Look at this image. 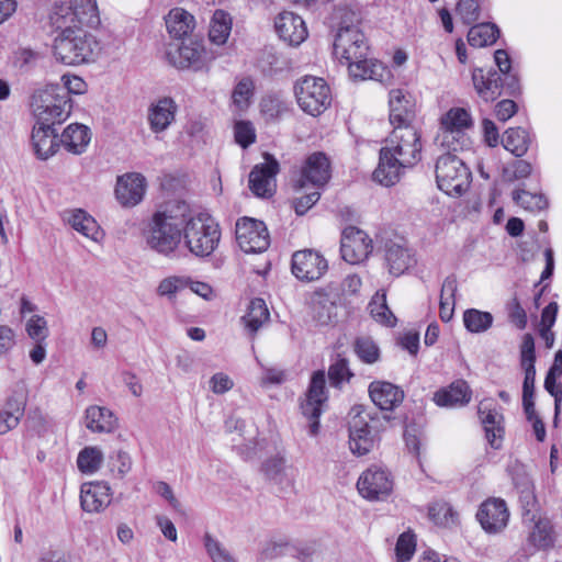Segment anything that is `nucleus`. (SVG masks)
<instances>
[{
    "label": "nucleus",
    "mask_w": 562,
    "mask_h": 562,
    "mask_svg": "<svg viewBox=\"0 0 562 562\" xmlns=\"http://www.w3.org/2000/svg\"><path fill=\"white\" fill-rule=\"evenodd\" d=\"M58 31L53 44V54L57 61L77 66L93 61L100 46L97 38L85 27L100 23L95 0H69L55 5L50 15Z\"/></svg>",
    "instance_id": "f257e3e1"
},
{
    "label": "nucleus",
    "mask_w": 562,
    "mask_h": 562,
    "mask_svg": "<svg viewBox=\"0 0 562 562\" xmlns=\"http://www.w3.org/2000/svg\"><path fill=\"white\" fill-rule=\"evenodd\" d=\"M368 41L358 27L339 29L334 42V55L348 67L349 75L360 80H381L385 70L376 59L369 58Z\"/></svg>",
    "instance_id": "f03ea898"
},
{
    "label": "nucleus",
    "mask_w": 562,
    "mask_h": 562,
    "mask_svg": "<svg viewBox=\"0 0 562 562\" xmlns=\"http://www.w3.org/2000/svg\"><path fill=\"white\" fill-rule=\"evenodd\" d=\"M189 215V206L182 201L162 205L151 217L146 232L147 245L158 254H173L183 237V226Z\"/></svg>",
    "instance_id": "7ed1b4c3"
},
{
    "label": "nucleus",
    "mask_w": 562,
    "mask_h": 562,
    "mask_svg": "<svg viewBox=\"0 0 562 562\" xmlns=\"http://www.w3.org/2000/svg\"><path fill=\"white\" fill-rule=\"evenodd\" d=\"M186 246L195 256L207 257L218 246L221 229L215 220L205 213L186 218L183 226Z\"/></svg>",
    "instance_id": "20e7f679"
},
{
    "label": "nucleus",
    "mask_w": 562,
    "mask_h": 562,
    "mask_svg": "<svg viewBox=\"0 0 562 562\" xmlns=\"http://www.w3.org/2000/svg\"><path fill=\"white\" fill-rule=\"evenodd\" d=\"M32 110L36 124L63 123L71 112V99L59 87L49 86L36 91L32 97Z\"/></svg>",
    "instance_id": "39448f33"
},
{
    "label": "nucleus",
    "mask_w": 562,
    "mask_h": 562,
    "mask_svg": "<svg viewBox=\"0 0 562 562\" xmlns=\"http://www.w3.org/2000/svg\"><path fill=\"white\" fill-rule=\"evenodd\" d=\"M294 94L300 109L311 116L321 115L331 103L330 88L319 77L305 76L297 80Z\"/></svg>",
    "instance_id": "423d86ee"
},
{
    "label": "nucleus",
    "mask_w": 562,
    "mask_h": 562,
    "mask_svg": "<svg viewBox=\"0 0 562 562\" xmlns=\"http://www.w3.org/2000/svg\"><path fill=\"white\" fill-rule=\"evenodd\" d=\"M436 179L446 194L461 195L470 187L471 172L460 158L448 153L437 159Z\"/></svg>",
    "instance_id": "0eeeda50"
},
{
    "label": "nucleus",
    "mask_w": 562,
    "mask_h": 562,
    "mask_svg": "<svg viewBox=\"0 0 562 562\" xmlns=\"http://www.w3.org/2000/svg\"><path fill=\"white\" fill-rule=\"evenodd\" d=\"M382 148L400 161L414 166L420 159V134L413 124L395 125Z\"/></svg>",
    "instance_id": "6e6552de"
},
{
    "label": "nucleus",
    "mask_w": 562,
    "mask_h": 562,
    "mask_svg": "<svg viewBox=\"0 0 562 562\" xmlns=\"http://www.w3.org/2000/svg\"><path fill=\"white\" fill-rule=\"evenodd\" d=\"M472 125V117L463 108H451L440 119V131L436 143L448 150L458 149V138L462 132Z\"/></svg>",
    "instance_id": "1a4fd4ad"
},
{
    "label": "nucleus",
    "mask_w": 562,
    "mask_h": 562,
    "mask_svg": "<svg viewBox=\"0 0 562 562\" xmlns=\"http://www.w3.org/2000/svg\"><path fill=\"white\" fill-rule=\"evenodd\" d=\"M236 240L246 254L262 252L270 245L265 223L250 217H244L236 223Z\"/></svg>",
    "instance_id": "9d476101"
},
{
    "label": "nucleus",
    "mask_w": 562,
    "mask_h": 562,
    "mask_svg": "<svg viewBox=\"0 0 562 562\" xmlns=\"http://www.w3.org/2000/svg\"><path fill=\"white\" fill-rule=\"evenodd\" d=\"M325 373L317 371L313 374L306 398L301 404L303 415L310 420L308 432L316 436L319 430L318 418L322 414L323 405L327 401L325 392Z\"/></svg>",
    "instance_id": "9b49d317"
},
{
    "label": "nucleus",
    "mask_w": 562,
    "mask_h": 562,
    "mask_svg": "<svg viewBox=\"0 0 562 562\" xmlns=\"http://www.w3.org/2000/svg\"><path fill=\"white\" fill-rule=\"evenodd\" d=\"M370 416L360 408H353L349 420V446L353 454L364 456L375 443V436L369 425Z\"/></svg>",
    "instance_id": "f8f14e48"
},
{
    "label": "nucleus",
    "mask_w": 562,
    "mask_h": 562,
    "mask_svg": "<svg viewBox=\"0 0 562 562\" xmlns=\"http://www.w3.org/2000/svg\"><path fill=\"white\" fill-rule=\"evenodd\" d=\"M340 251L345 261L360 263L371 254L372 239L362 229L348 226L342 231Z\"/></svg>",
    "instance_id": "ddd939ff"
},
{
    "label": "nucleus",
    "mask_w": 562,
    "mask_h": 562,
    "mask_svg": "<svg viewBox=\"0 0 562 562\" xmlns=\"http://www.w3.org/2000/svg\"><path fill=\"white\" fill-rule=\"evenodd\" d=\"M357 487L362 497L370 501H380L391 494L393 481L386 470L373 467L360 475Z\"/></svg>",
    "instance_id": "4468645a"
},
{
    "label": "nucleus",
    "mask_w": 562,
    "mask_h": 562,
    "mask_svg": "<svg viewBox=\"0 0 562 562\" xmlns=\"http://www.w3.org/2000/svg\"><path fill=\"white\" fill-rule=\"evenodd\" d=\"M278 172V161L271 155L266 154L265 162L256 165L249 175V189L257 196H271L276 190Z\"/></svg>",
    "instance_id": "2eb2a0df"
},
{
    "label": "nucleus",
    "mask_w": 562,
    "mask_h": 562,
    "mask_svg": "<svg viewBox=\"0 0 562 562\" xmlns=\"http://www.w3.org/2000/svg\"><path fill=\"white\" fill-rule=\"evenodd\" d=\"M328 268L327 260L317 251L301 250L292 257V272L303 281L318 280Z\"/></svg>",
    "instance_id": "dca6fc26"
},
{
    "label": "nucleus",
    "mask_w": 562,
    "mask_h": 562,
    "mask_svg": "<svg viewBox=\"0 0 562 562\" xmlns=\"http://www.w3.org/2000/svg\"><path fill=\"white\" fill-rule=\"evenodd\" d=\"M146 192V179L138 172H127L119 176L115 184V198L124 207L140 203Z\"/></svg>",
    "instance_id": "f3484780"
},
{
    "label": "nucleus",
    "mask_w": 562,
    "mask_h": 562,
    "mask_svg": "<svg viewBox=\"0 0 562 562\" xmlns=\"http://www.w3.org/2000/svg\"><path fill=\"white\" fill-rule=\"evenodd\" d=\"M476 518L486 532L497 533L507 526L509 512L503 499L488 498L480 506Z\"/></svg>",
    "instance_id": "a211bd4d"
},
{
    "label": "nucleus",
    "mask_w": 562,
    "mask_h": 562,
    "mask_svg": "<svg viewBox=\"0 0 562 562\" xmlns=\"http://www.w3.org/2000/svg\"><path fill=\"white\" fill-rule=\"evenodd\" d=\"M477 413L488 443L492 448L499 449L505 434L504 416L496 409L492 400L481 401Z\"/></svg>",
    "instance_id": "6ab92c4d"
},
{
    "label": "nucleus",
    "mask_w": 562,
    "mask_h": 562,
    "mask_svg": "<svg viewBox=\"0 0 562 562\" xmlns=\"http://www.w3.org/2000/svg\"><path fill=\"white\" fill-rule=\"evenodd\" d=\"M112 502V491L104 481L86 482L80 487L81 508L90 514L103 512Z\"/></svg>",
    "instance_id": "aec40b11"
},
{
    "label": "nucleus",
    "mask_w": 562,
    "mask_h": 562,
    "mask_svg": "<svg viewBox=\"0 0 562 562\" xmlns=\"http://www.w3.org/2000/svg\"><path fill=\"white\" fill-rule=\"evenodd\" d=\"M169 60L178 68H200L207 58L206 49L200 40L183 41L175 50L168 52Z\"/></svg>",
    "instance_id": "412c9836"
},
{
    "label": "nucleus",
    "mask_w": 562,
    "mask_h": 562,
    "mask_svg": "<svg viewBox=\"0 0 562 562\" xmlns=\"http://www.w3.org/2000/svg\"><path fill=\"white\" fill-rule=\"evenodd\" d=\"M178 106L173 99L164 97L153 102L147 110V122L155 134H160L175 122Z\"/></svg>",
    "instance_id": "4be33fe9"
},
{
    "label": "nucleus",
    "mask_w": 562,
    "mask_h": 562,
    "mask_svg": "<svg viewBox=\"0 0 562 562\" xmlns=\"http://www.w3.org/2000/svg\"><path fill=\"white\" fill-rule=\"evenodd\" d=\"M31 143L36 158L41 160L53 157L61 145L54 126L36 123L32 130Z\"/></svg>",
    "instance_id": "5701e85b"
},
{
    "label": "nucleus",
    "mask_w": 562,
    "mask_h": 562,
    "mask_svg": "<svg viewBox=\"0 0 562 562\" xmlns=\"http://www.w3.org/2000/svg\"><path fill=\"white\" fill-rule=\"evenodd\" d=\"M274 26L279 36L293 46L303 43L308 34L303 19L290 11L281 12L276 19Z\"/></svg>",
    "instance_id": "b1692460"
},
{
    "label": "nucleus",
    "mask_w": 562,
    "mask_h": 562,
    "mask_svg": "<svg viewBox=\"0 0 562 562\" xmlns=\"http://www.w3.org/2000/svg\"><path fill=\"white\" fill-rule=\"evenodd\" d=\"M390 123L395 125L412 124L415 117V103L408 92L392 89L389 93Z\"/></svg>",
    "instance_id": "393cba45"
},
{
    "label": "nucleus",
    "mask_w": 562,
    "mask_h": 562,
    "mask_svg": "<svg viewBox=\"0 0 562 562\" xmlns=\"http://www.w3.org/2000/svg\"><path fill=\"white\" fill-rule=\"evenodd\" d=\"M472 390L469 383L462 379L453 381L447 387L438 390L434 394V402L441 407H462L470 403Z\"/></svg>",
    "instance_id": "a878e982"
},
{
    "label": "nucleus",
    "mask_w": 562,
    "mask_h": 562,
    "mask_svg": "<svg viewBox=\"0 0 562 562\" xmlns=\"http://www.w3.org/2000/svg\"><path fill=\"white\" fill-rule=\"evenodd\" d=\"M408 167L412 166L400 161L398 158L381 148L379 165L373 171V179L384 187L394 186L400 181L403 170Z\"/></svg>",
    "instance_id": "bb28decb"
},
{
    "label": "nucleus",
    "mask_w": 562,
    "mask_h": 562,
    "mask_svg": "<svg viewBox=\"0 0 562 562\" xmlns=\"http://www.w3.org/2000/svg\"><path fill=\"white\" fill-rule=\"evenodd\" d=\"M330 178V165L328 158L322 153L312 154L305 162L300 179V187L303 188L306 182L315 187L324 186Z\"/></svg>",
    "instance_id": "cd10ccee"
},
{
    "label": "nucleus",
    "mask_w": 562,
    "mask_h": 562,
    "mask_svg": "<svg viewBox=\"0 0 562 562\" xmlns=\"http://www.w3.org/2000/svg\"><path fill=\"white\" fill-rule=\"evenodd\" d=\"M85 426L94 434H111L117 428V418L114 413L99 405H90L85 412Z\"/></svg>",
    "instance_id": "c85d7f7f"
},
{
    "label": "nucleus",
    "mask_w": 562,
    "mask_h": 562,
    "mask_svg": "<svg viewBox=\"0 0 562 562\" xmlns=\"http://www.w3.org/2000/svg\"><path fill=\"white\" fill-rule=\"evenodd\" d=\"M369 394L372 402L383 411L394 409L404 398V393L398 386L385 381L372 382Z\"/></svg>",
    "instance_id": "c756f323"
},
{
    "label": "nucleus",
    "mask_w": 562,
    "mask_h": 562,
    "mask_svg": "<svg viewBox=\"0 0 562 562\" xmlns=\"http://www.w3.org/2000/svg\"><path fill=\"white\" fill-rule=\"evenodd\" d=\"M472 81L477 95L485 102H493L502 94V77L497 71L475 68Z\"/></svg>",
    "instance_id": "7c9ffc66"
},
{
    "label": "nucleus",
    "mask_w": 562,
    "mask_h": 562,
    "mask_svg": "<svg viewBox=\"0 0 562 562\" xmlns=\"http://www.w3.org/2000/svg\"><path fill=\"white\" fill-rule=\"evenodd\" d=\"M65 218L71 228L83 237L94 243H100L103 239L104 233L100 225L86 211L81 209L67 211Z\"/></svg>",
    "instance_id": "2f4dec72"
},
{
    "label": "nucleus",
    "mask_w": 562,
    "mask_h": 562,
    "mask_svg": "<svg viewBox=\"0 0 562 562\" xmlns=\"http://www.w3.org/2000/svg\"><path fill=\"white\" fill-rule=\"evenodd\" d=\"M24 411L25 396L23 392H13L0 411V435L14 429L23 417Z\"/></svg>",
    "instance_id": "473e14b6"
},
{
    "label": "nucleus",
    "mask_w": 562,
    "mask_h": 562,
    "mask_svg": "<svg viewBox=\"0 0 562 562\" xmlns=\"http://www.w3.org/2000/svg\"><path fill=\"white\" fill-rule=\"evenodd\" d=\"M310 313L318 324L327 325L336 317V303L330 293L318 290L308 299Z\"/></svg>",
    "instance_id": "72a5a7b5"
},
{
    "label": "nucleus",
    "mask_w": 562,
    "mask_h": 562,
    "mask_svg": "<svg viewBox=\"0 0 562 562\" xmlns=\"http://www.w3.org/2000/svg\"><path fill=\"white\" fill-rule=\"evenodd\" d=\"M262 470L269 480L282 487L292 486L294 483L296 471L292 465L286 464L285 459L280 454L268 458L262 464Z\"/></svg>",
    "instance_id": "f704fd0d"
},
{
    "label": "nucleus",
    "mask_w": 562,
    "mask_h": 562,
    "mask_svg": "<svg viewBox=\"0 0 562 562\" xmlns=\"http://www.w3.org/2000/svg\"><path fill=\"white\" fill-rule=\"evenodd\" d=\"M90 140L91 132L89 127L78 123L68 125L60 136V144L68 153L74 155L85 153Z\"/></svg>",
    "instance_id": "c9c22d12"
},
{
    "label": "nucleus",
    "mask_w": 562,
    "mask_h": 562,
    "mask_svg": "<svg viewBox=\"0 0 562 562\" xmlns=\"http://www.w3.org/2000/svg\"><path fill=\"white\" fill-rule=\"evenodd\" d=\"M166 26L171 36L182 38L193 31L194 16L182 8H175L166 16Z\"/></svg>",
    "instance_id": "e433bc0d"
},
{
    "label": "nucleus",
    "mask_w": 562,
    "mask_h": 562,
    "mask_svg": "<svg viewBox=\"0 0 562 562\" xmlns=\"http://www.w3.org/2000/svg\"><path fill=\"white\" fill-rule=\"evenodd\" d=\"M385 260L389 266L390 273L394 276L403 274L414 261L411 251L395 243L386 245Z\"/></svg>",
    "instance_id": "4c0bfd02"
},
{
    "label": "nucleus",
    "mask_w": 562,
    "mask_h": 562,
    "mask_svg": "<svg viewBox=\"0 0 562 562\" xmlns=\"http://www.w3.org/2000/svg\"><path fill=\"white\" fill-rule=\"evenodd\" d=\"M269 318L270 313L262 299L251 300L247 313L243 317L245 326L250 333H256Z\"/></svg>",
    "instance_id": "58836bf2"
},
{
    "label": "nucleus",
    "mask_w": 562,
    "mask_h": 562,
    "mask_svg": "<svg viewBox=\"0 0 562 562\" xmlns=\"http://www.w3.org/2000/svg\"><path fill=\"white\" fill-rule=\"evenodd\" d=\"M232 31V18L223 10H216L213 13L210 23L209 37L211 42L217 45L224 44Z\"/></svg>",
    "instance_id": "ea45409f"
},
{
    "label": "nucleus",
    "mask_w": 562,
    "mask_h": 562,
    "mask_svg": "<svg viewBox=\"0 0 562 562\" xmlns=\"http://www.w3.org/2000/svg\"><path fill=\"white\" fill-rule=\"evenodd\" d=\"M104 462L103 451L97 446L85 447L77 457V467L83 474H94Z\"/></svg>",
    "instance_id": "a19ab883"
},
{
    "label": "nucleus",
    "mask_w": 562,
    "mask_h": 562,
    "mask_svg": "<svg viewBox=\"0 0 562 562\" xmlns=\"http://www.w3.org/2000/svg\"><path fill=\"white\" fill-rule=\"evenodd\" d=\"M369 312L375 322L393 327L396 318L386 304V293L384 290L378 291L369 303Z\"/></svg>",
    "instance_id": "79ce46f5"
},
{
    "label": "nucleus",
    "mask_w": 562,
    "mask_h": 562,
    "mask_svg": "<svg viewBox=\"0 0 562 562\" xmlns=\"http://www.w3.org/2000/svg\"><path fill=\"white\" fill-rule=\"evenodd\" d=\"M499 30L492 23H480L472 26L468 33V42L473 47L492 45L498 37Z\"/></svg>",
    "instance_id": "37998d69"
},
{
    "label": "nucleus",
    "mask_w": 562,
    "mask_h": 562,
    "mask_svg": "<svg viewBox=\"0 0 562 562\" xmlns=\"http://www.w3.org/2000/svg\"><path fill=\"white\" fill-rule=\"evenodd\" d=\"M529 541L538 549H548L555 541V533L548 518H539L529 535Z\"/></svg>",
    "instance_id": "c03bdc74"
},
{
    "label": "nucleus",
    "mask_w": 562,
    "mask_h": 562,
    "mask_svg": "<svg viewBox=\"0 0 562 562\" xmlns=\"http://www.w3.org/2000/svg\"><path fill=\"white\" fill-rule=\"evenodd\" d=\"M503 146L517 157L525 155L530 143L528 132L524 128H508L502 139Z\"/></svg>",
    "instance_id": "a18cd8bd"
},
{
    "label": "nucleus",
    "mask_w": 562,
    "mask_h": 562,
    "mask_svg": "<svg viewBox=\"0 0 562 562\" xmlns=\"http://www.w3.org/2000/svg\"><path fill=\"white\" fill-rule=\"evenodd\" d=\"M493 315L476 308H469L463 313L464 327L473 334L484 333L493 325Z\"/></svg>",
    "instance_id": "49530a36"
},
{
    "label": "nucleus",
    "mask_w": 562,
    "mask_h": 562,
    "mask_svg": "<svg viewBox=\"0 0 562 562\" xmlns=\"http://www.w3.org/2000/svg\"><path fill=\"white\" fill-rule=\"evenodd\" d=\"M255 85L251 78L244 77L237 81L232 92V102L239 111H245L251 103Z\"/></svg>",
    "instance_id": "de8ad7c7"
},
{
    "label": "nucleus",
    "mask_w": 562,
    "mask_h": 562,
    "mask_svg": "<svg viewBox=\"0 0 562 562\" xmlns=\"http://www.w3.org/2000/svg\"><path fill=\"white\" fill-rule=\"evenodd\" d=\"M203 544L212 562H237L224 544L209 532L203 536Z\"/></svg>",
    "instance_id": "09e8293b"
},
{
    "label": "nucleus",
    "mask_w": 562,
    "mask_h": 562,
    "mask_svg": "<svg viewBox=\"0 0 562 562\" xmlns=\"http://www.w3.org/2000/svg\"><path fill=\"white\" fill-rule=\"evenodd\" d=\"M429 517L438 526L451 527L458 522V514L447 503H436L429 507Z\"/></svg>",
    "instance_id": "8fccbe9b"
},
{
    "label": "nucleus",
    "mask_w": 562,
    "mask_h": 562,
    "mask_svg": "<svg viewBox=\"0 0 562 562\" xmlns=\"http://www.w3.org/2000/svg\"><path fill=\"white\" fill-rule=\"evenodd\" d=\"M513 199L518 205L532 212L543 210L548 205L542 194L531 193L525 190L514 191Z\"/></svg>",
    "instance_id": "3c124183"
},
{
    "label": "nucleus",
    "mask_w": 562,
    "mask_h": 562,
    "mask_svg": "<svg viewBox=\"0 0 562 562\" xmlns=\"http://www.w3.org/2000/svg\"><path fill=\"white\" fill-rule=\"evenodd\" d=\"M260 111L267 120H276L286 111V104L280 95H266L261 99Z\"/></svg>",
    "instance_id": "603ef678"
},
{
    "label": "nucleus",
    "mask_w": 562,
    "mask_h": 562,
    "mask_svg": "<svg viewBox=\"0 0 562 562\" xmlns=\"http://www.w3.org/2000/svg\"><path fill=\"white\" fill-rule=\"evenodd\" d=\"M25 331L34 341H45L49 330L47 321L41 315H32L25 323Z\"/></svg>",
    "instance_id": "864d4df0"
},
{
    "label": "nucleus",
    "mask_w": 562,
    "mask_h": 562,
    "mask_svg": "<svg viewBox=\"0 0 562 562\" xmlns=\"http://www.w3.org/2000/svg\"><path fill=\"white\" fill-rule=\"evenodd\" d=\"M189 279L183 277L170 276L162 279L157 286V294L159 296L171 299L177 292L187 288Z\"/></svg>",
    "instance_id": "5fc2aeb1"
},
{
    "label": "nucleus",
    "mask_w": 562,
    "mask_h": 562,
    "mask_svg": "<svg viewBox=\"0 0 562 562\" xmlns=\"http://www.w3.org/2000/svg\"><path fill=\"white\" fill-rule=\"evenodd\" d=\"M235 140L243 148H247L256 140V130L249 121H237L234 125Z\"/></svg>",
    "instance_id": "6e6d98bb"
},
{
    "label": "nucleus",
    "mask_w": 562,
    "mask_h": 562,
    "mask_svg": "<svg viewBox=\"0 0 562 562\" xmlns=\"http://www.w3.org/2000/svg\"><path fill=\"white\" fill-rule=\"evenodd\" d=\"M358 357L366 363H373L379 359V348L370 338H358L355 344Z\"/></svg>",
    "instance_id": "4d7b16f0"
},
{
    "label": "nucleus",
    "mask_w": 562,
    "mask_h": 562,
    "mask_svg": "<svg viewBox=\"0 0 562 562\" xmlns=\"http://www.w3.org/2000/svg\"><path fill=\"white\" fill-rule=\"evenodd\" d=\"M532 167L526 160H515L504 169V176L508 181L520 180L531 175Z\"/></svg>",
    "instance_id": "13d9d810"
},
{
    "label": "nucleus",
    "mask_w": 562,
    "mask_h": 562,
    "mask_svg": "<svg viewBox=\"0 0 562 562\" xmlns=\"http://www.w3.org/2000/svg\"><path fill=\"white\" fill-rule=\"evenodd\" d=\"M415 539L412 533H402L396 542L395 551L396 555L402 561H407L412 558L415 552Z\"/></svg>",
    "instance_id": "bf43d9fd"
},
{
    "label": "nucleus",
    "mask_w": 562,
    "mask_h": 562,
    "mask_svg": "<svg viewBox=\"0 0 562 562\" xmlns=\"http://www.w3.org/2000/svg\"><path fill=\"white\" fill-rule=\"evenodd\" d=\"M457 12L465 23H472L479 19V4L476 0H460Z\"/></svg>",
    "instance_id": "052dcab7"
},
{
    "label": "nucleus",
    "mask_w": 562,
    "mask_h": 562,
    "mask_svg": "<svg viewBox=\"0 0 562 562\" xmlns=\"http://www.w3.org/2000/svg\"><path fill=\"white\" fill-rule=\"evenodd\" d=\"M209 385L214 394L220 395L231 391L234 382L226 373L217 372L211 376Z\"/></svg>",
    "instance_id": "680f3d73"
},
{
    "label": "nucleus",
    "mask_w": 562,
    "mask_h": 562,
    "mask_svg": "<svg viewBox=\"0 0 562 562\" xmlns=\"http://www.w3.org/2000/svg\"><path fill=\"white\" fill-rule=\"evenodd\" d=\"M520 360L521 367L535 366V342L530 334H526L522 337L520 346Z\"/></svg>",
    "instance_id": "e2e57ef3"
},
{
    "label": "nucleus",
    "mask_w": 562,
    "mask_h": 562,
    "mask_svg": "<svg viewBox=\"0 0 562 562\" xmlns=\"http://www.w3.org/2000/svg\"><path fill=\"white\" fill-rule=\"evenodd\" d=\"M328 375L333 384H339L349 378V369L345 359H338L329 367Z\"/></svg>",
    "instance_id": "0e129e2a"
},
{
    "label": "nucleus",
    "mask_w": 562,
    "mask_h": 562,
    "mask_svg": "<svg viewBox=\"0 0 562 562\" xmlns=\"http://www.w3.org/2000/svg\"><path fill=\"white\" fill-rule=\"evenodd\" d=\"M64 87L61 88L67 94L75 93L80 94L86 91L87 85L85 80L78 76L64 75L61 77Z\"/></svg>",
    "instance_id": "69168bd1"
},
{
    "label": "nucleus",
    "mask_w": 562,
    "mask_h": 562,
    "mask_svg": "<svg viewBox=\"0 0 562 562\" xmlns=\"http://www.w3.org/2000/svg\"><path fill=\"white\" fill-rule=\"evenodd\" d=\"M112 460V470H116L120 477H124L131 471L132 458L128 453L119 451Z\"/></svg>",
    "instance_id": "338daca9"
},
{
    "label": "nucleus",
    "mask_w": 562,
    "mask_h": 562,
    "mask_svg": "<svg viewBox=\"0 0 562 562\" xmlns=\"http://www.w3.org/2000/svg\"><path fill=\"white\" fill-rule=\"evenodd\" d=\"M155 521L166 539H168L171 542L177 541L178 532L176 526L167 516L157 515L155 517Z\"/></svg>",
    "instance_id": "774afa93"
}]
</instances>
